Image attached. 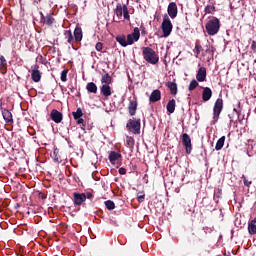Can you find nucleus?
<instances>
[{"mask_svg":"<svg viewBox=\"0 0 256 256\" xmlns=\"http://www.w3.org/2000/svg\"><path fill=\"white\" fill-rule=\"evenodd\" d=\"M63 35H64V39L66 40V42L69 44V45H72L73 46V43H74V37H73V33L71 30H65L63 32Z\"/></svg>","mask_w":256,"mask_h":256,"instance_id":"4be33fe9","label":"nucleus"},{"mask_svg":"<svg viewBox=\"0 0 256 256\" xmlns=\"http://www.w3.org/2000/svg\"><path fill=\"white\" fill-rule=\"evenodd\" d=\"M103 72L105 74L102 75V77H101L102 85H109V84L113 83V77H111V75H109V73H107V71L103 70Z\"/></svg>","mask_w":256,"mask_h":256,"instance_id":"5701e85b","label":"nucleus"},{"mask_svg":"<svg viewBox=\"0 0 256 256\" xmlns=\"http://www.w3.org/2000/svg\"><path fill=\"white\" fill-rule=\"evenodd\" d=\"M233 111L236 112L238 115V118L241 116V110H237L236 108H233Z\"/></svg>","mask_w":256,"mask_h":256,"instance_id":"8fccbe9b","label":"nucleus"},{"mask_svg":"<svg viewBox=\"0 0 256 256\" xmlns=\"http://www.w3.org/2000/svg\"><path fill=\"white\" fill-rule=\"evenodd\" d=\"M161 29L163 31V37L167 38L171 32H173V23H171L169 17L165 15L163 17V22L161 24Z\"/></svg>","mask_w":256,"mask_h":256,"instance_id":"20e7f679","label":"nucleus"},{"mask_svg":"<svg viewBox=\"0 0 256 256\" xmlns=\"http://www.w3.org/2000/svg\"><path fill=\"white\" fill-rule=\"evenodd\" d=\"M17 207H20V205H19V204H17L16 209H17Z\"/></svg>","mask_w":256,"mask_h":256,"instance_id":"864d4df0","label":"nucleus"},{"mask_svg":"<svg viewBox=\"0 0 256 256\" xmlns=\"http://www.w3.org/2000/svg\"><path fill=\"white\" fill-rule=\"evenodd\" d=\"M38 69H39L38 65H35L34 69L31 71V79L35 83H38L39 81H41V71Z\"/></svg>","mask_w":256,"mask_h":256,"instance_id":"f3484780","label":"nucleus"},{"mask_svg":"<svg viewBox=\"0 0 256 256\" xmlns=\"http://www.w3.org/2000/svg\"><path fill=\"white\" fill-rule=\"evenodd\" d=\"M76 124L82 125V126H81V129H82V130H85L86 124H85V121H84V119H83L82 117L76 119Z\"/></svg>","mask_w":256,"mask_h":256,"instance_id":"a19ab883","label":"nucleus"},{"mask_svg":"<svg viewBox=\"0 0 256 256\" xmlns=\"http://www.w3.org/2000/svg\"><path fill=\"white\" fill-rule=\"evenodd\" d=\"M238 106L241 107V103H238Z\"/></svg>","mask_w":256,"mask_h":256,"instance_id":"603ef678","label":"nucleus"},{"mask_svg":"<svg viewBox=\"0 0 256 256\" xmlns=\"http://www.w3.org/2000/svg\"><path fill=\"white\" fill-rule=\"evenodd\" d=\"M212 95H213V92H212L211 88H209V87L203 88L202 101L208 102L211 99Z\"/></svg>","mask_w":256,"mask_h":256,"instance_id":"a211bd4d","label":"nucleus"},{"mask_svg":"<svg viewBox=\"0 0 256 256\" xmlns=\"http://www.w3.org/2000/svg\"><path fill=\"white\" fill-rule=\"evenodd\" d=\"M160 100H161V92H160V90L156 89V90H154V91L151 93L150 98H149V101H150L151 103H156V102H158V101H160Z\"/></svg>","mask_w":256,"mask_h":256,"instance_id":"412c9836","label":"nucleus"},{"mask_svg":"<svg viewBox=\"0 0 256 256\" xmlns=\"http://www.w3.org/2000/svg\"><path fill=\"white\" fill-rule=\"evenodd\" d=\"M138 109V101L137 98H129V103H128V113L131 117L135 116L137 113Z\"/></svg>","mask_w":256,"mask_h":256,"instance_id":"9d476101","label":"nucleus"},{"mask_svg":"<svg viewBox=\"0 0 256 256\" xmlns=\"http://www.w3.org/2000/svg\"><path fill=\"white\" fill-rule=\"evenodd\" d=\"M74 41H76V43H80L83 39V31L82 28L79 26H76V29H74Z\"/></svg>","mask_w":256,"mask_h":256,"instance_id":"6ab92c4d","label":"nucleus"},{"mask_svg":"<svg viewBox=\"0 0 256 256\" xmlns=\"http://www.w3.org/2000/svg\"><path fill=\"white\" fill-rule=\"evenodd\" d=\"M135 145V139L131 136L126 137V146L130 149L134 148Z\"/></svg>","mask_w":256,"mask_h":256,"instance_id":"2f4dec72","label":"nucleus"},{"mask_svg":"<svg viewBox=\"0 0 256 256\" xmlns=\"http://www.w3.org/2000/svg\"><path fill=\"white\" fill-rule=\"evenodd\" d=\"M104 204H105L106 209H108V211H113V209L116 208V204L112 200H107L104 202Z\"/></svg>","mask_w":256,"mask_h":256,"instance_id":"7c9ffc66","label":"nucleus"},{"mask_svg":"<svg viewBox=\"0 0 256 256\" xmlns=\"http://www.w3.org/2000/svg\"><path fill=\"white\" fill-rule=\"evenodd\" d=\"M221 195H222V189H218V192L214 194V200H215L216 198L219 199Z\"/></svg>","mask_w":256,"mask_h":256,"instance_id":"de8ad7c7","label":"nucleus"},{"mask_svg":"<svg viewBox=\"0 0 256 256\" xmlns=\"http://www.w3.org/2000/svg\"><path fill=\"white\" fill-rule=\"evenodd\" d=\"M242 180H243L244 186L247 188H250L251 185L253 184L252 180H249L248 178H246V176H242Z\"/></svg>","mask_w":256,"mask_h":256,"instance_id":"4c0bfd02","label":"nucleus"},{"mask_svg":"<svg viewBox=\"0 0 256 256\" xmlns=\"http://www.w3.org/2000/svg\"><path fill=\"white\" fill-rule=\"evenodd\" d=\"M40 20L47 26H52L55 23V18L51 14L45 16L43 12H40Z\"/></svg>","mask_w":256,"mask_h":256,"instance_id":"4468645a","label":"nucleus"},{"mask_svg":"<svg viewBox=\"0 0 256 256\" xmlns=\"http://www.w3.org/2000/svg\"><path fill=\"white\" fill-rule=\"evenodd\" d=\"M196 81L198 82H204L207 81V69L206 67H199L198 71L196 73Z\"/></svg>","mask_w":256,"mask_h":256,"instance_id":"ddd939ff","label":"nucleus"},{"mask_svg":"<svg viewBox=\"0 0 256 256\" xmlns=\"http://www.w3.org/2000/svg\"><path fill=\"white\" fill-rule=\"evenodd\" d=\"M1 114L3 117V120L6 121V124L13 125L14 119L13 114L10 112V110H7V108H1Z\"/></svg>","mask_w":256,"mask_h":256,"instance_id":"9b49d317","label":"nucleus"},{"mask_svg":"<svg viewBox=\"0 0 256 256\" xmlns=\"http://www.w3.org/2000/svg\"><path fill=\"white\" fill-rule=\"evenodd\" d=\"M140 31L142 33V36H146L148 34L146 28L143 25H140Z\"/></svg>","mask_w":256,"mask_h":256,"instance_id":"c03bdc74","label":"nucleus"},{"mask_svg":"<svg viewBox=\"0 0 256 256\" xmlns=\"http://www.w3.org/2000/svg\"><path fill=\"white\" fill-rule=\"evenodd\" d=\"M118 172H119L120 175H126V174H127L126 168H120V169L118 170Z\"/></svg>","mask_w":256,"mask_h":256,"instance_id":"09e8293b","label":"nucleus"},{"mask_svg":"<svg viewBox=\"0 0 256 256\" xmlns=\"http://www.w3.org/2000/svg\"><path fill=\"white\" fill-rule=\"evenodd\" d=\"M140 30L139 28L135 27L133 29V32L129 35H127V38H126V43H127V46L128 45H133L134 44V41H138L140 39Z\"/></svg>","mask_w":256,"mask_h":256,"instance_id":"0eeeda50","label":"nucleus"},{"mask_svg":"<svg viewBox=\"0 0 256 256\" xmlns=\"http://www.w3.org/2000/svg\"><path fill=\"white\" fill-rule=\"evenodd\" d=\"M72 197L74 198V206L80 207L86 201V194L85 193L74 192V194H72Z\"/></svg>","mask_w":256,"mask_h":256,"instance_id":"1a4fd4ad","label":"nucleus"},{"mask_svg":"<svg viewBox=\"0 0 256 256\" xmlns=\"http://www.w3.org/2000/svg\"><path fill=\"white\" fill-rule=\"evenodd\" d=\"M7 68H8L7 60L3 55H1L0 56V72L2 75L7 74Z\"/></svg>","mask_w":256,"mask_h":256,"instance_id":"aec40b11","label":"nucleus"},{"mask_svg":"<svg viewBox=\"0 0 256 256\" xmlns=\"http://www.w3.org/2000/svg\"><path fill=\"white\" fill-rule=\"evenodd\" d=\"M193 236H195V233H192Z\"/></svg>","mask_w":256,"mask_h":256,"instance_id":"6e6d98bb","label":"nucleus"},{"mask_svg":"<svg viewBox=\"0 0 256 256\" xmlns=\"http://www.w3.org/2000/svg\"><path fill=\"white\" fill-rule=\"evenodd\" d=\"M198 86H199L198 81L195 80V79H193V80L190 82L189 86H188V90H189V91H193V90H195Z\"/></svg>","mask_w":256,"mask_h":256,"instance_id":"c9c22d12","label":"nucleus"},{"mask_svg":"<svg viewBox=\"0 0 256 256\" xmlns=\"http://www.w3.org/2000/svg\"><path fill=\"white\" fill-rule=\"evenodd\" d=\"M166 86L170 89L172 95H177V83L169 81L166 83Z\"/></svg>","mask_w":256,"mask_h":256,"instance_id":"393cba45","label":"nucleus"},{"mask_svg":"<svg viewBox=\"0 0 256 256\" xmlns=\"http://www.w3.org/2000/svg\"><path fill=\"white\" fill-rule=\"evenodd\" d=\"M145 201V193L140 192L137 194V202L138 203H143Z\"/></svg>","mask_w":256,"mask_h":256,"instance_id":"58836bf2","label":"nucleus"},{"mask_svg":"<svg viewBox=\"0 0 256 256\" xmlns=\"http://www.w3.org/2000/svg\"><path fill=\"white\" fill-rule=\"evenodd\" d=\"M122 15L125 20L130 21L131 17L127 5H124Z\"/></svg>","mask_w":256,"mask_h":256,"instance_id":"72a5a7b5","label":"nucleus"},{"mask_svg":"<svg viewBox=\"0 0 256 256\" xmlns=\"http://www.w3.org/2000/svg\"><path fill=\"white\" fill-rule=\"evenodd\" d=\"M108 158L111 163H114L122 158V155L120 153H117L116 151H111Z\"/></svg>","mask_w":256,"mask_h":256,"instance_id":"b1692460","label":"nucleus"},{"mask_svg":"<svg viewBox=\"0 0 256 256\" xmlns=\"http://www.w3.org/2000/svg\"><path fill=\"white\" fill-rule=\"evenodd\" d=\"M167 13H168V15H169L172 19H174L175 17H177V13H178V10H177V3H175V2L169 3L168 8H167Z\"/></svg>","mask_w":256,"mask_h":256,"instance_id":"2eb2a0df","label":"nucleus"},{"mask_svg":"<svg viewBox=\"0 0 256 256\" xmlns=\"http://www.w3.org/2000/svg\"><path fill=\"white\" fill-rule=\"evenodd\" d=\"M126 129L128 132L134 134V135H140L141 134V119L132 117L128 119L126 123Z\"/></svg>","mask_w":256,"mask_h":256,"instance_id":"f03ea898","label":"nucleus"},{"mask_svg":"<svg viewBox=\"0 0 256 256\" xmlns=\"http://www.w3.org/2000/svg\"><path fill=\"white\" fill-rule=\"evenodd\" d=\"M125 6H126V4L117 3V5L113 11H114V15H116L118 20H116V18L113 17L114 22H120V20L122 19V16H123Z\"/></svg>","mask_w":256,"mask_h":256,"instance_id":"6e6552de","label":"nucleus"},{"mask_svg":"<svg viewBox=\"0 0 256 256\" xmlns=\"http://www.w3.org/2000/svg\"><path fill=\"white\" fill-rule=\"evenodd\" d=\"M85 196H86V200H87V199H88V200H92L93 197H94L93 193H91V192L85 193Z\"/></svg>","mask_w":256,"mask_h":256,"instance_id":"49530a36","label":"nucleus"},{"mask_svg":"<svg viewBox=\"0 0 256 256\" xmlns=\"http://www.w3.org/2000/svg\"><path fill=\"white\" fill-rule=\"evenodd\" d=\"M42 199H46V196H42Z\"/></svg>","mask_w":256,"mask_h":256,"instance_id":"3c124183","label":"nucleus"},{"mask_svg":"<svg viewBox=\"0 0 256 256\" xmlns=\"http://www.w3.org/2000/svg\"><path fill=\"white\" fill-rule=\"evenodd\" d=\"M223 106V100L221 98H218L213 108V119L215 120V122H218L220 114L223 110Z\"/></svg>","mask_w":256,"mask_h":256,"instance_id":"423d86ee","label":"nucleus"},{"mask_svg":"<svg viewBox=\"0 0 256 256\" xmlns=\"http://www.w3.org/2000/svg\"><path fill=\"white\" fill-rule=\"evenodd\" d=\"M100 91L105 100H108L111 94H113L111 92V86H109V84H102Z\"/></svg>","mask_w":256,"mask_h":256,"instance_id":"dca6fc26","label":"nucleus"},{"mask_svg":"<svg viewBox=\"0 0 256 256\" xmlns=\"http://www.w3.org/2000/svg\"><path fill=\"white\" fill-rule=\"evenodd\" d=\"M50 118L54 123L60 124L63 121V113L59 112V110L53 109L50 112Z\"/></svg>","mask_w":256,"mask_h":256,"instance_id":"f8f14e48","label":"nucleus"},{"mask_svg":"<svg viewBox=\"0 0 256 256\" xmlns=\"http://www.w3.org/2000/svg\"><path fill=\"white\" fill-rule=\"evenodd\" d=\"M182 145L185 148L186 154H191L193 150L192 139L188 133H183L181 136Z\"/></svg>","mask_w":256,"mask_h":256,"instance_id":"39448f33","label":"nucleus"},{"mask_svg":"<svg viewBox=\"0 0 256 256\" xmlns=\"http://www.w3.org/2000/svg\"><path fill=\"white\" fill-rule=\"evenodd\" d=\"M225 140H226V137L225 136H222L218 141H217V144H216V147L215 149L217 151L221 150L224 146V143H225Z\"/></svg>","mask_w":256,"mask_h":256,"instance_id":"473e14b6","label":"nucleus"},{"mask_svg":"<svg viewBox=\"0 0 256 256\" xmlns=\"http://www.w3.org/2000/svg\"><path fill=\"white\" fill-rule=\"evenodd\" d=\"M86 89L89 93L96 94L97 93V85L94 82H89L86 86Z\"/></svg>","mask_w":256,"mask_h":256,"instance_id":"cd10ccee","label":"nucleus"},{"mask_svg":"<svg viewBox=\"0 0 256 256\" xmlns=\"http://www.w3.org/2000/svg\"><path fill=\"white\" fill-rule=\"evenodd\" d=\"M103 48V44L102 42H97L96 46H95V49L100 52Z\"/></svg>","mask_w":256,"mask_h":256,"instance_id":"37998d69","label":"nucleus"},{"mask_svg":"<svg viewBox=\"0 0 256 256\" xmlns=\"http://www.w3.org/2000/svg\"><path fill=\"white\" fill-rule=\"evenodd\" d=\"M82 116H83V112L81 108L76 109V112H72V117H74V120L82 118Z\"/></svg>","mask_w":256,"mask_h":256,"instance_id":"f704fd0d","label":"nucleus"},{"mask_svg":"<svg viewBox=\"0 0 256 256\" xmlns=\"http://www.w3.org/2000/svg\"><path fill=\"white\" fill-rule=\"evenodd\" d=\"M69 73V70L68 69H64L62 72H61V76H60V79L62 82H66L67 81V75Z\"/></svg>","mask_w":256,"mask_h":256,"instance_id":"e433bc0d","label":"nucleus"},{"mask_svg":"<svg viewBox=\"0 0 256 256\" xmlns=\"http://www.w3.org/2000/svg\"><path fill=\"white\" fill-rule=\"evenodd\" d=\"M201 51H203V47L201 46V44H197V42L195 43V47L193 48V53L195 54V57L198 58Z\"/></svg>","mask_w":256,"mask_h":256,"instance_id":"c756f323","label":"nucleus"},{"mask_svg":"<svg viewBox=\"0 0 256 256\" xmlns=\"http://www.w3.org/2000/svg\"><path fill=\"white\" fill-rule=\"evenodd\" d=\"M224 256H230V254H228V255H227V254L225 253V255H224Z\"/></svg>","mask_w":256,"mask_h":256,"instance_id":"5fc2aeb1","label":"nucleus"},{"mask_svg":"<svg viewBox=\"0 0 256 256\" xmlns=\"http://www.w3.org/2000/svg\"><path fill=\"white\" fill-rule=\"evenodd\" d=\"M59 153H60V150L58 148H55L52 155V158L54 159V161L59 160V157H58Z\"/></svg>","mask_w":256,"mask_h":256,"instance_id":"79ce46f5","label":"nucleus"},{"mask_svg":"<svg viewBox=\"0 0 256 256\" xmlns=\"http://www.w3.org/2000/svg\"><path fill=\"white\" fill-rule=\"evenodd\" d=\"M248 232L251 235H256V218L249 223Z\"/></svg>","mask_w":256,"mask_h":256,"instance_id":"a878e982","label":"nucleus"},{"mask_svg":"<svg viewBox=\"0 0 256 256\" xmlns=\"http://www.w3.org/2000/svg\"><path fill=\"white\" fill-rule=\"evenodd\" d=\"M142 57L148 64L151 65H157L159 62L158 53L150 46L142 47Z\"/></svg>","mask_w":256,"mask_h":256,"instance_id":"f257e3e1","label":"nucleus"},{"mask_svg":"<svg viewBox=\"0 0 256 256\" xmlns=\"http://www.w3.org/2000/svg\"><path fill=\"white\" fill-rule=\"evenodd\" d=\"M175 106V99L170 100L166 106L167 112L170 114L175 113Z\"/></svg>","mask_w":256,"mask_h":256,"instance_id":"bb28decb","label":"nucleus"},{"mask_svg":"<svg viewBox=\"0 0 256 256\" xmlns=\"http://www.w3.org/2000/svg\"><path fill=\"white\" fill-rule=\"evenodd\" d=\"M213 11H215V6L213 5H208L206 8H204V13H206V15L212 13Z\"/></svg>","mask_w":256,"mask_h":256,"instance_id":"ea45409f","label":"nucleus"},{"mask_svg":"<svg viewBox=\"0 0 256 256\" xmlns=\"http://www.w3.org/2000/svg\"><path fill=\"white\" fill-rule=\"evenodd\" d=\"M220 27V20L216 17H213L212 19L208 20V22H206V33H208L210 36H215L218 34Z\"/></svg>","mask_w":256,"mask_h":256,"instance_id":"7ed1b4c3","label":"nucleus"},{"mask_svg":"<svg viewBox=\"0 0 256 256\" xmlns=\"http://www.w3.org/2000/svg\"><path fill=\"white\" fill-rule=\"evenodd\" d=\"M251 50L256 53V40H252V43H251Z\"/></svg>","mask_w":256,"mask_h":256,"instance_id":"a18cd8bd","label":"nucleus"},{"mask_svg":"<svg viewBox=\"0 0 256 256\" xmlns=\"http://www.w3.org/2000/svg\"><path fill=\"white\" fill-rule=\"evenodd\" d=\"M116 41L122 46V47H127V40L125 35L117 36Z\"/></svg>","mask_w":256,"mask_h":256,"instance_id":"c85d7f7f","label":"nucleus"}]
</instances>
